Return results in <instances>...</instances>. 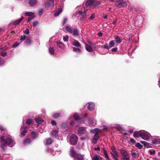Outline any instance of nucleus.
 I'll return each instance as SVG.
<instances>
[{
  "label": "nucleus",
  "instance_id": "nucleus-1",
  "mask_svg": "<svg viewBox=\"0 0 160 160\" xmlns=\"http://www.w3.org/2000/svg\"><path fill=\"white\" fill-rule=\"evenodd\" d=\"M71 155L74 158V160H84V155L78 153L74 150H71Z\"/></svg>",
  "mask_w": 160,
  "mask_h": 160
},
{
  "label": "nucleus",
  "instance_id": "nucleus-2",
  "mask_svg": "<svg viewBox=\"0 0 160 160\" xmlns=\"http://www.w3.org/2000/svg\"><path fill=\"white\" fill-rule=\"evenodd\" d=\"M0 139L1 143L2 146H4L5 144L9 145L12 142V140L10 138H7L6 139H4V137L3 136L1 137Z\"/></svg>",
  "mask_w": 160,
  "mask_h": 160
},
{
  "label": "nucleus",
  "instance_id": "nucleus-3",
  "mask_svg": "<svg viewBox=\"0 0 160 160\" xmlns=\"http://www.w3.org/2000/svg\"><path fill=\"white\" fill-rule=\"evenodd\" d=\"M78 137L76 134L72 135L70 138V143L73 145H76L78 142Z\"/></svg>",
  "mask_w": 160,
  "mask_h": 160
},
{
  "label": "nucleus",
  "instance_id": "nucleus-4",
  "mask_svg": "<svg viewBox=\"0 0 160 160\" xmlns=\"http://www.w3.org/2000/svg\"><path fill=\"white\" fill-rule=\"evenodd\" d=\"M54 1L53 0H48L45 2V5L46 7L49 8L50 9H52L54 6Z\"/></svg>",
  "mask_w": 160,
  "mask_h": 160
},
{
  "label": "nucleus",
  "instance_id": "nucleus-5",
  "mask_svg": "<svg viewBox=\"0 0 160 160\" xmlns=\"http://www.w3.org/2000/svg\"><path fill=\"white\" fill-rule=\"evenodd\" d=\"M74 119L76 121L80 122L84 121V120L83 118L79 117L77 113L74 114L73 116Z\"/></svg>",
  "mask_w": 160,
  "mask_h": 160
},
{
  "label": "nucleus",
  "instance_id": "nucleus-6",
  "mask_svg": "<svg viewBox=\"0 0 160 160\" xmlns=\"http://www.w3.org/2000/svg\"><path fill=\"white\" fill-rule=\"evenodd\" d=\"M142 133L141 137L144 140H147L148 138V134L147 132L144 130H141Z\"/></svg>",
  "mask_w": 160,
  "mask_h": 160
},
{
  "label": "nucleus",
  "instance_id": "nucleus-7",
  "mask_svg": "<svg viewBox=\"0 0 160 160\" xmlns=\"http://www.w3.org/2000/svg\"><path fill=\"white\" fill-rule=\"evenodd\" d=\"M98 138L99 133L98 132H97L94 134V137L92 139V142L94 144H96L97 142Z\"/></svg>",
  "mask_w": 160,
  "mask_h": 160
},
{
  "label": "nucleus",
  "instance_id": "nucleus-8",
  "mask_svg": "<svg viewBox=\"0 0 160 160\" xmlns=\"http://www.w3.org/2000/svg\"><path fill=\"white\" fill-rule=\"evenodd\" d=\"M141 130H140L139 131H135L133 133V136L135 138H139V137H141V134L142 133Z\"/></svg>",
  "mask_w": 160,
  "mask_h": 160
},
{
  "label": "nucleus",
  "instance_id": "nucleus-9",
  "mask_svg": "<svg viewBox=\"0 0 160 160\" xmlns=\"http://www.w3.org/2000/svg\"><path fill=\"white\" fill-rule=\"evenodd\" d=\"M95 0H88L86 2V6H93L94 3H95Z\"/></svg>",
  "mask_w": 160,
  "mask_h": 160
},
{
  "label": "nucleus",
  "instance_id": "nucleus-10",
  "mask_svg": "<svg viewBox=\"0 0 160 160\" xmlns=\"http://www.w3.org/2000/svg\"><path fill=\"white\" fill-rule=\"evenodd\" d=\"M72 44L74 46L79 48H81V44L79 42L76 40H74L72 42Z\"/></svg>",
  "mask_w": 160,
  "mask_h": 160
},
{
  "label": "nucleus",
  "instance_id": "nucleus-11",
  "mask_svg": "<svg viewBox=\"0 0 160 160\" xmlns=\"http://www.w3.org/2000/svg\"><path fill=\"white\" fill-rule=\"evenodd\" d=\"M78 133L80 134L84 133L86 132L85 128L83 127H79L78 130Z\"/></svg>",
  "mask_w": 160,
  "mask_h": 160
},
{
  "label": "nucleus",
  "instance_id": "nucleus-12",
  "mask_svg": "<svg viewBox=\"0 0 160 160\" xmlns=\"http://www.w3.org/2000/svg\"><path fill=\"white\" fill-rule=\"evenodd\" d=\"M51 135L52 137L56 138L58 135V132L57 130H53L51 132Z\"/></svg>",
  "mask_w": 160,
  "mask_h": 160
},
{
  "label": "nucleus",
  "instance_id": "nucleus-13",
  "mask_svg": "<svg viewBox=\"0 0 160 160\" xmlns=\"http://www.w3.org/2000/svg\"><path fill=\"white\" fill-rule=\"evenodd\" d=\"M120 152L121 155L123 157L128 156V155L127 152L123 149H120Z\"/></svg>",
  "mask_w": 160,
  "mask_h": 160
},
{
  "label": "nucleus",
  "instance_id": "nucleus-14",
  "mask_svg": "<svg viewBox=\"0 0 160 160\" xmlns=\"http://www.w3.org/2000/svg\"><path fill=\"white\" fill-rule=\"evenodd\" d=\"M95 105L93 103H89L88 106V109L90 111H92L94 108Z\"/></svg>",
  "mask_w": 160,
  "mask_h": 160
},
{
  "label": "nucleus",
  "instance_id": "nucleus-15",
  "mask_svg": "<svg viewBox=\"0 0 160 160\" xmlns=\"http://www.w3.org/2000/svg\"><path fill=\"white\" fill-rule=\"evenodd\" d=\"M37 3V0H29L28 4L30 6L32 7L34 6Z\"/></svg>",
  "mask_w": 160,
  "mask_h": 160
},
{
  "label": "nucleus",
  "instance_id": "nucleus-16",
  "mask_svg": "<svg viewBox=\"0 0 160 160\" xmlns=\"http://www.w3.org/2000/svg\"><path fill=\"white\" fill-rule=\"evenodd\" d=\"M114 39L115 42L117 43H120L122 42V40L120 37L118 35L115 36L114 38Z\"/></svg>",
  "mask_w": 160,
  "mask_h": 160
},
{
  "label": "nucleus",
  "instance_id": "nucleus-17",
  "mask_svg": "<svg viewBox=\"0 0 160 160\" xmlns=\"http://www.w3.org/2000/svg\"><path fill=\"white\" fill-rule=\"evenodd\" d=\"M72 35L74 36H77L79 34V32L78 29L75 28L72 30Z\"/></svg>",
  "mask_w": 160,
  "mask_h": 160
},
{
  "label": "nucleus",
  "instance_id": "nucleus-18",
  "mask_svg": "<svg viewBox=\"0 0 160 160\" xmlns=\"http://www.w3.org/2000/svg\"><path fill=\"white\" fill-rule=\"evenodd\" d=\"M65 29L66 31L68 32L71 33H72L73 28L72 27L67 26L65 27Z\"/></svg>",
  "mask_w": 160,
  "mask_h": 160
},
{
  "label": "nucleus",
  "instance_id": "nucleus-19",
  "mask_svg": "<svg viewBox=\"0 0 160 160\" xmlns=\"http://www.w3.org/2000/svg\"><path fill=\"white\" fill-rule=\"evenodd\" d=\"M23 19V17H22L21 18L19 19L18 20L14 21L13 23V24L14 25L16 26L19 24L21 22L22 20Z\"/></svg>",
  "mask_w": 160,
  "mask_h": 160
},
{
  "label": "nucleus",
  "instance_id": "nucleus-20",
  "mask_svg": "<svg viewBox=\"0 0 160 160\" xmlns=\"http://www.w3.org/2000/svg\"><path fill=\"white\" fill-rule=\"evenodd\" d=\"M32 142L31 139L30 138L27 139H25L23 141V143L25 144H28Z\"/></svg>",
  "mask_w": 160,
  "mask_h": 160
},
{
  "label": "nucleus",
  "instance_id": "nucleus-21",
  "mask_svg": "<svg viewBox=\"0 0 160 160\" xmlns=\"http://www.w3.org/2000/svg\"><path fill=\"white\" fill-rule=\"evenodd\" d=\"M85 49L87 51L89 52H92L93 50L92 48L88 44L86 45Z\"/></svg>",
  "mask_w": 160,
  "mask_h": 160
},
{
  "label": "nucleus",
  "instance_id": "nucleus-22",
  "mask_svg": "<svg viewBox=\"0 0 160 160\" xmlns=\"http://www.w3.org/2000/svg\"><path fill=\"white\" fill-rule=\"evenodd\" d=\"M53 117L55 119L58 118L59 119H60V118H61V114L59 113H54L53 115Z\"/></svg>",
  "mask_w": 160,
  "mask_h": 160
},
{
  "label": "nucleus",
  "instance_id": "nucleus-23",
  "mask_svg": "<svg viewBox=\"0 0 160 160\" xmlns=\"http://www.w3.org/2000/svg\"><path fill=\"white\" fill-rule=\"evenodd\" d=\"M53 142V140L51 138H49L47 139L46 141V144L47 145L51 144Z\"/></svg>",
  "mask_w": 160,
  "mask_h": 160
},
{
  "label": "nucleus",
  "instance_id": "nucleus-24",
  "mask_svg": "<svg viewBox=\"0 0 160 160\" xmlns=\"http://www.w3.org/2000/svg\"><path fill=\"white\" fill-rule=\"evenodd\" d=\"M62 8H60L58 9V11H56L54 14L55 17H57L62 12Z\"/></svg>",
  "mask_w": 160,
  "mask_h": 160
},
{
  "label": "nucleus",
  "instance_id": "nucleus-25",
  "mask_svg": "<svg viewBox=\"0 0 160 160\" xmlns=\"http://www.w3.org/2000/svg\"><path fill=\"white\" fill-rule=\"evenodd\" d=\"M120 2H121V4H120L121 8L122 7H125L127 5V3L125 1L120 0Z\"/></svg>",
  "mask_w": 160,
  "mask_h": 160
},
{
  "label": "nucleus",
  "instance_id": "nucleus-26",
  "mask_svg": "<svg viewBox=\"0 0 160 160\" xmlns=\"http://www.w3.org/2000/svg\"><path fill=\"white\" fill-rule=\"evenodd\" d=\"M153 143L160 144V139L158 138H157L154 139L152 141Z\"/></svg>",
  "mask_w": 160,
  "mask_h": 160
},
{
  "label": "nucleus",
  "instance_id": "nucleus-27",
  "mask_svg": "<svg viewBox=\"0 0 160 160\" xmlns=\"http://www.w3.org/2000/svg\"><path fill=\"white\" fill-rule=\"evenodd\" d=\"M103 153L105 155L106 158H107L108 160H110V159L109 157V156L108 155L107 153V151L105 149H103Z\"/></svg>",
  "mask_w": 160,
  "mask_h": 160
},
{
  "label": "nucleus",
  "instance_id": "nucleus-28",
  "mask_svg": "<svg viewBox=\"0 0 160 160\" xmlns=\"http://www.w3.org/2000/svg\"><path fill=\"white\" fill-rule=\"evenodd\" d=\"M55 50L54 48L52 47H50L49 49V52L52 55L54 54Z\"/></svg>",
  "mask_w": 160,
  "mask_h": 160
},
{
  "label": "nucleus",
  "instance_id": "nucleus-29",
  "mask_svg": "<svg viewBox=\"0 0 160 160\" xmlns=\"http://www.w3.org/2000/svg\"><path fill=\"white\" fill-rule=\"evenodd\" d=\"M121 2H120V0H118L116 1L115 2V5L117 7H118L119 8H121Z\"/></svg>",
  "mask_w": 160,
  "mask_h": 160
},
{
  "label": "nucleus",
  "instance_id": "nucleus-30",
  "mask_svg": "<svg viewBox=\"0 0 160 160\" xmlns=\"http://www.w3.org/2000/svg\"><path fill=\"white\" fill-rule=\"evenodd\" d=\"M114 44L115 43L113 40L110 41L108 45L109 49L113 47L114 46Z\"/></svg>",
  "mask_w": 160,
  "mask_h": 160
},
{
  "label": "nucleus",
  "instance_id": "nucleus-31",
  "mask_svg": "<svg viewBox=\"0 0 160 160\" xmlns=\"http://www.w3.org/2000/svg\"><path fill=\"white\" fill-rule=\"evenodd\" d=\"M73 50L74 52H81V50L80 48L78 47L75 48L74 47L73 48Z\"/></svg>",
  "mask_w": 160,
  "mask_h": 160
},
{
  "label": "nucleus",
  "instance_id": "nucleus-32",
  "mask_svg": "<svg viewBox=\"0 0 160 160\" xmlns=\"http://www.w3.org/2000/svg\"><path fill=\"white\" fill-rule=\"evenodd\" d=\"M89 138L88 136V135H86L85 136H82L81 138V139L82 140H84V141L87 140L89 139Z\"/></svg>",
  "mask_w": 160,
  "mask_h": 160
},
{
  "label": "nucleus",
  "instance_id": "nucleus-33",
  "mask_svg": "<svg viewBox=\"0 0 160 160\" xmlns=\"http://www.w3.org/2000/svg\"><path fill=\"white\" fill-rule=\"evenodd\" d=\"M88 123L90 126H92L94 125L92 120L90 118L88 120Z\"/></svg>",
  "mask_w": 160,
  "mask_h": 160
},
{
  "label": "nucleus",
  "instance_id": "nucleus-34",
  "mask_svg": "<svg viewBox=\"0 0 160 160\" xmlns=\"http://www.w3.org/2000/svg\"><path fill=\"white\" fill-rule=\"evenodd\" d=\"M24 42L26 44H30L31 43V40L30 38H27Z\"/></svg>",
  "mask_w": 160,
  "mask_h": 160
},
{
  "label": "nucleus",
  "instance_id": "nucleus-35",
  "mask_svg": "<svg viewBox=\"0 0 160 160\" xmlns=\"http://www.w3.org/2000/svg\"><path fill=\"white\" fill-rule=\"evenodd\" d=\"M25 15L28 16H32L34 15V13L32 12H27L25 13Z\"/></svg>",
  "mask_w": 160,
  "mask_h": 160
},
{
  "label": "nucleus",
  "instance_id": "nucleus-36",
  "mask_svg": "<svg viewBox=\"0 0 160 160\" xmlns=\"http://www.w3.org/2000/svg\"><path fill=\"white\" fill-rule=\"evenodd\" d=\"M141 142L144 144V146L147 147V148L149 147V144L147 142L144 141H142Z\"/></svg>",
  "mask_w": 160,
  "mask_h": 160
},
{
  "label": "nucleus",
  "instance_id": "nucleus-37",
  "mask_svg": "<svg viewBox=\"0 0 160 160\" xmlns=\"http://www.w3.org/2000/svg\"><path fill=\"white\" fill-rule=\"evenodd\" d=\"M135 146L140 149H141L142 148V145L139 142L137 143Z\"/></svg>",
  "mask_w": 160,
  "mask_h": 160
},
{
  "label": "nucleus",
  "instance_id": "nucleus-38",
  "mask_svg": "<svg viewBox=\"0 0 160 160\" xmlns=\"http://www.w3.org/2000/svg\"><path fill=\"white\" fill-rule=\"evenodd\" d=\"M86 11H85L82 12V11H79L78 13L81 15L84 18V17L86 15Z\"/></svg>",
  "mask_w": 160,
  "mask_h": 160
},
{
  "label": "nucleus",
  "instance_id": "nucleus-39",
  "mask_svg": "<svg viewBox=\"0 0 160 160\" xmlns=\"http://www.w3.org/2000/svg\"><path fill=\"white\" fill-rule=\"evenodd\" d=\"M111 150H112V152H113V154H115L116 155H117V154H118L117 152L115 149V148L114 147H112L111 148Z\"/></svg>",
  "mask_w": 160,
  "mask_h": 160
},
{
  "label": "nucleus",
  "instance_id": "nucleus-40",
  "mask_svg": "<svg viewBox=\"0 0 160 160\" xmlns=\"http://www.w3.org/2000/svg\"><path fill=\"white\" fill-rule=\"evenodd\" d=\"M32 120L31 119H28L27 120L26 123L28 125H30L32 123Z\"/></svg>",
  "mask_w": 160,
  "mask_h": 160
},
{
  "label": "nucleus",
  "instance_id": "nucleus-41",
  "mask_svg": "<svg viewBox=\"0 0 160 160\" xmlns=\"http://www.w3.org/2000/svg\"><path fill=\"white\" fill-rule=\"evenodd\" d=\"M35 120V121L39 124L42 123V121L41 120V119L40 118H36Z\"/></svg>",
  "mask_w": 160,
  "mask_h": 160
},
{
  "label": "nucleus",
  "instance_id": "nucleus-42",
  "mask_svg": "<svg viewBox=\"0 0 160 160\" xmlns=\"http://www.w3.org/2000/svg\"><path fill=\"white\" fill-rule=\"evenodd\" d=\"M100 157L98 155H95L92 159V160H100Z\"/></svg>",
  "mask_w": 160,
  "mask_h": 160
},
{
  "label": "nucleus",
  "instance_id": "nucleus-43",
  "mask_svg": "<svg viewBox=\"0 0 160 160\" xmlns=\"http://www.w3.org/2000/svg\"><path fill=\"white\" fill-rule=\"evenodd\" d=\"M27 130H24L22 131L21 133V136H22V137L24 136L27 132Z\"/></svg>",
  "mask_w": 160,
  "mask_h": 160
},
{
  "label": "nucleus",
  "instance_id": "nucleus-44",
  "mask_svg": "<svg viewBox=\"0 0 160 160\" xmlns=\"http://www.w3.org/2000/svg\"><path fill=\"white\" fill-rule=\"evenodd\" d=\"M101 3V2L99 1H95V3H94L93 6L94 7L97 6L98 5H99Z\"/></svg>",
  "mask_w": 160,
  "mask_h": 160
},
{
  "label": "nucleus",
  "instance_id": "nucleus-45",
  "mask_svg": "<svg viewBox=\"0 0 160 160\" xmlns=\"http://www.w3.org/2000/svg\"><path fill=\"white\" fill-rule=\"evenodd\" d=\"M101 47L103 48H104L107 49H109V47H108V45L107 43H106L105 44L102 45L101 46Z\"/></svg>",
  "mask_w": 160,
  "mask_h": 160
},
{
  "label": "nucleus",
  "instance_id": "nucleus-46",
  "mask_svg": "<svg viewBox=\"0 0 160 160\" xmlns=\"http://www.w3.org/2000/svg\"><path fill=\"white\" fill-rule=\"evenodd\" d=\"M115 128H117V130L118 131H121L122 129L121 126L119 125H117V126Z\"/></svg>",
  "mask_w": 160,
  "mask_h": 160
},
{
  "label": "nucleus",
  "instance_id": "nucleus-47",
  "mask_svg": "<svg viewBox=\"0 0 160 160\" xmlns=\"http://www.w3.org/2000/svg\"><path fill=\"white\" fill-rule=\"evenodd\" d=\"M27 37L26 35L21 36H20V40L22 41H23L26 39Z\"/></svg>",
  "mask_w": 160,
  "mask_h": 160
},
{
  "label": "nucleus",
  "instance_id": "nucleus-48",
  "mask_svg": "<svg viewBox=\"0 0 160 160\" xmlns=\"http://www.w3.org/2000/svg\"><path fill=\"white\" fill-rule=\"evenodd\" d=\"M43 13V9H40L38 12V15L41 16Z\"/></svg>",
  "mask_w": 160,
  "mask_h": 160
},
{
  "label": "nucleus",
  "instance_id": "nucleus-49",
  "mask_svg": "<svg viewBox=\"0 0 160 160\" xmlns=\"http://www.w3.org/2000/svg\"><path fill=\"white\" fill-rule=\"evenodd\" d=\"M131 154L133 158H136L137 156V154L135 152H132Z\"/></svg>",
  "mask_w": 160,
  "mask_h": 160
},
{
  "label": "nucleus",
  "instance_id": "nucleus-50",
  "mask_svg": "<svg viewBox=\"0 0 160 160\" xmlns=\"http://www.w3.org/2000/svg\"><path fill=\"white\" fill-rule=\"evenodd\" d=\"M23 32L27 35H28L29 33V31L28 29H26L24 32Z\"/></svg>",
  "mask_w": 160,
  "mask_h": 160
},
{
  "label": "nucleus",
  "instance_id": "nucleus-51",
  "mask_svg": "<svg viewBox=\"0 0 160 160\" xmlns=\"http://www.w3.org/2000/svg\"><path fill=\"white\" fill-rule=\"evenodd\" d=\"M68 20L67 18H64L63 22H62V25H64V24L67 22Z\"/></svg>",
  "mask_w": 160,
  "mask_h": 160
},
{
  "label": "nucleus",
  "instance_id": "nucleus-52",
  "mask_svg": "<svg viewBox=\"0 0 160 160\" xmlns=\"http://www.w3.org/2000/svg\"><path fill=\"white\" fill-rule=\"evenodd\" d=\"M68 36H66L63 37V40L64 42H67L68 41Z\"/></svg>",
  "mask_w": 160,
  "mask_h": 160
},
{
  "label": "nucleus",
  "instance_id": "nucleus-53",
  "mask_svg": "<svg viewBox=\"0 0 160 160\" xmlns=\"http://www.w3.org/2000/svg\"><path fill=\"white\" fill-rule=\"evenodd\" d=\"M122 160H130L129 158L128 157V156L126 157H123L122 158Z\"/></svg>",
  "mask_w": 160,
  "mask_h": 160
},
{
  "label": "nucleus",
  "instance_id": "nucleus-54",
  "mask_svg": "<svg viewBox=\"0 0 160 160\" xmlns=\"http://www.w3.org/2000/svg\"><path fill=\"white\" fill-rule=\"evenodd\" d=\"M19 43L18 42H16L13 45V47L15 48L16 47H17Z\"/></svg>",
  "mask_w": 160,
  "mask_h": 160
},
{
  "label": "nucleus",
  "instance_id": "nucleus-55",
  "mask_svg": "<svg viewBox=\"0 0 160 160\" xmlns=\"http://www.w3.org/2000/svg\"><path fill=\"white\" fill-rule=\"evenodd\" d=\"M95 18V15L93 14L90 17L89 19L90 20H92Z\"/></svg>",
  "mask_w": 160,
  "mask_h": 160
},
{
  "label": "nucleus",
  "instance_id": "nucleus-56",
  "mask_svg": "<svg viewBox=\"0 0 160 160\" xmlns=\"http://www.w3.org/2000/svg\"><path fill=\"white\" fill-rule=\"evenodd\" d=\"M7 52H2L1 53V55L3 57L7 55Z\"/></svg>",
  "mask_w": 160,
  "mask_h": 160
},
{
  "label": "nucleus",
  "instance_id": "nucleus-57",
  "mask_svg": "<svg viewBox=\"0 0 160 160\" xmlns=\"http://www.w3.org/2000/svg\"><path fill=\"white\" fill-rule=\"evenodd\" d=\"M130 141L132 144H134L136 142V141L133 138L130 139Z\"/></svg>",
  "mask_w": 160,
  "mask_h": 160
},
{
  "label": "nucleus",
  "instance_id": "nucleus-58",
  "mask_svg": "<svg viewBox=\"0 0 160 160\" xmlns=\"http://www.w3.org/2000/svg\"><path fill=\"white\" fill-rule=\"evenodd\" d=\"M111 154L112 155V156L113 157V158H115V157H119V156H118V154H117V155H116L115 154H113L112 152H111Z\"/></svg>",
  "mask_w": 160,
  "mask_h": 160
},
{
  "label": "nucleus",
  "instance_id": "nucleus-59",
  "mask_svg": "<svg viewBox=\"0 0 160 160\" xmlns=\"http://www.w3.org/2000/svg\"><path fill=\"white\" fill-rule=\"evenodd\" d=\"M38 21H35L33 22V26L35 27L38 24Z\"/></svg>",
  "mask_w": 160,
  "mask_h": 160
},
{
  "label": "nucleus",
  "instance_id": "nucleus-60",
  "mask_svg": "<svg viewBox=\"0 0 160 160\" xmlns=\"http://www.w3.org/2000/svg\"><path fill=\"white\" fill-rule=\"evenodd\" d=\"M51 124L53 126L56 125V122L55 121L52 120L51 121Z\"/></svg>",
  "mask_w": 160,
  "mask_h": 160
},
{
  "label": "nucleus",
  "instance_id": "nucleus-61",
  "mask_svg": "<svg viewBox=\"0 0 160 160\" xmlns=\"http://www.w3.org/2000/svg\"><path fill=\"white\" fill-rule=\"evenodd\" d=\"M155 152L156 151L155 150H153V151H152L151 150L149 151V153L151 155L155 154Z\"/></svg>",
  "mask_w": 160,
  "mask_h": 160
},
{
  "label": "nucleus",
  "instance_id": "nucleus-62",
  "mask_svg": "<svg viewBox=\"0 0 160 160\" xmlns=\"http://www.w3.org/2000/svg\"><path fill=\"white\" fill-rule=\"evenodd\" d=\"M118 50V48H113L111 49V50L112 52H116Z\"/></svg>",
  "mask_w": 160,
  "mask_h": 160
},
{
  "label": "nucleus",
  "instance_id": "nucleus-63",
  "mask_svg": "<svg viewBox=\"0 0 160 160\" xmlns=\"http://www.w3.org/2000/svg\"><path fill=\"white\" fill-rule=\"evenodd\" d=\"M0 130L2 131H5L6 129L2 126H0Z\"/></svg>",
  "mask_w": 160,
  "mask_h": 160
},
{
  "label": "nucleus",
  "instance_id": "nucleus-64",
  "mask_svg": "<svg viewBox=\"0 0 160 160\" xmlns=\"http://www.w3.org/2000/svg\"><path fill=\"white\" fill-rule=\"evenodd\" d=\"M60 48L62 49L64 48L63 45H57Z\"/></svg>",
  "mask_w": 160,
  "mask_h": 160
}]
</instances>
